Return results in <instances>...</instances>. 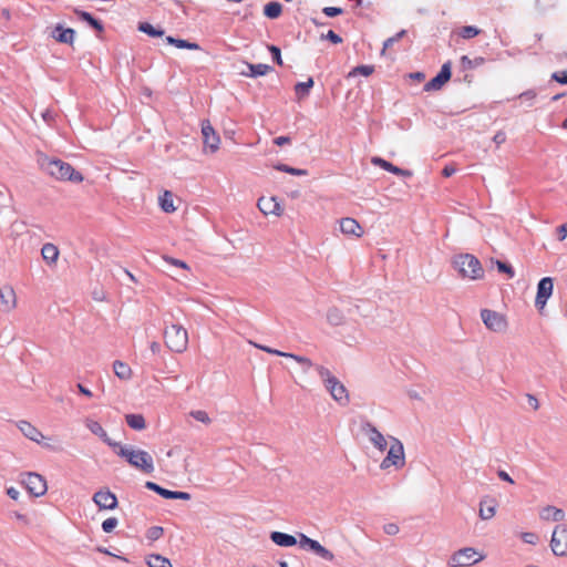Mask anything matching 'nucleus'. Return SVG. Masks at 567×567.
I'll return each mask as SVG.
<instances>
[{"instance_id":"2f4dec72","label":"nucleus","mask_w":567,"mask_h":567,"mask_svg":"<svg viewBox=\"0 0 567 567\" xmlns=\"http://www.w3.org/2000/svg\"><path fill=\"white\" fill-rule=\"evenodd\" d=\"M126 423L133 430H144L146 426L145 419L142 414H127L125 416Z\"/></svg>"},{"instance_id":"b1692460","label":"nucleus","mask_w":567,"mask_h":567,"mask_svg":"<svg viewBox=\"0 0 567 567\" xmlns=\"http://www.w3.org/2000/svg\"><path fill=\"white\" fill-rule=\"evenodd\" d=\"M497 503L493 498H484L480 503V517L484 520L491 519L496 513Z\"/></svg>"},{"instance_id":"2eb2a0df","label":"nucleus","mask_w":567,"mask_h":567,"mask_svg":"<svg viewBox=\"0 0 567 567\" xmlns=\"http://www.w3.org/2000/svg\"><path fill=\"white\" fill-rule=\"evenodd\" d=\"M93 502L100 509H115L118 505L117 497L110 489H100L93 495Z\"/></svg>"},{"instance_id":"c756f323","label":"nucleus","mask_w":567,"mask_h":567,"mask_svg":"<svg viewBox=\"0 0 567 567\" xmlns=\"http://www.w3.org/2000/svg\"><path fill=\"white\" fill-rule=\"evenodd\" d=\"M247 68H248L249 72H241V74L245 76H252V78L261 76V75H266L270 71V66L267 64H262V63H259V64L247 63Z\"/></svg>"},{"instance_id":"3c124183","label":"nucleus","mask_w":567,"mask_h":567,"mask_svg":"<svg viewBox=\"0 0 567 567\" xmlns=\"http://www.w3.org/2000/svg\"><path fill=\"white\" fill-rule=\"evenodd\" d=\"M522 539H523V542H525L527 544L534 545L537 543L538 536L535 533H523Z\"/></svg>"},{"instance_id":"393cba45","label":"nucleus","mask_w":567,"mask_h":567,"mask_svg":"<svg viewBox=\"0 0 567 567\" xmlns=\"http://www.w3.org/2000/svg\"><path fill=\"white\" fill-rule=\"evenodd\" d=\"M59 254L58 247L51 243L44 244L41 249L42 258L49 265H54L58 261Z\"/></svg>"},{"instance_id":"13d9d810","label":"nucleus","mask_w":567,"mask_h":567,"mask_svg":"<svg viewBox=\"0 0 567 567\" xmlns=\"http://www.w3.org/2000/svg\"><path fill=\"white\" fill-rule=\"evenodd\" d=\"M163 535V528L162 527H153L150 529V538L157 539Z\"/></svg>"},{"instance_id":"79ce46f5","label":"nucleus","mask_w":567,"mask_h":567,"mask_svg":"<svg viewBox=\"0 0 567 567\" xmlns=\"http://www.w3.org/2000/svg\"><path fill=\"white\" fill-rule=\"evenodd\" d=\"M284 357L293 359L296 362L302 364L306 369H309L312 367L311 360L307 357H301V355H297V354L289 353V352L284 354Z\"/></svg>"},{"instance_id":"a211bd4d","label":"nucleus","mask_w":567,"mask_h":567,"mask_svg":"<svg viewBox=\"0 0 567 567\" xmlns=\"http://www.w3.org/2000/svg\"><path fill=\"white\" fill-rule=\"evenodd\" d=\"M50 35L59 43L72 45L75 38V31L72 28H63L62 24H56L51 29Z\"/></svg>"},{"instance_id":"1a4fd4ad","label":"nucleus","mask_w":567,"mask_h":567,"mask_svg":"<svg viewBox=\"0 0 567 567\" xmlns=\"http://www.w3.org/2000/svg\"><path fill=\"white\" fill-rule=\"evenodd\" d=\"M550 548L556 556H567V525H557L551 535Z\"/></svg>"},{"instance_id":"c85d7f7f","label":"nucleus","mask_w":567,"mask_h":567,"mask_svg":"<svg viewBox=\"0 0 567 567\" xmlns=\"http://www.w3.org/2000/svg\"><path fill=\"white\" fill-rule=\"evenodd\" d=\"M74 13L79 17L80 20L87 22L96 31H99V32L103 31L102 23L99 20H96L91 13H89L86 11L79 10V9H75Z\"/></svg>"},{"instance_id":"f257e3e1","label":"nucleus","mask_w":567,"mask_h":567,"mask_svg":"<svg viewBox=\"0 0 567 567\" xmlns=\"http://www.w3.org/2000/svg\"><path fill=\"white\" fill-rule=\"evenodd\" d=\"M117 455L125 458L130 465L143 473L151 474L154 471L153 457L144 450L118 445Z\"/></svg>"},{"instance_id":"c03bdc74","label":"nucleus","mask_w":567,"mask_h":567,"mask_svg":"<svg viewBox=\"0 0 567 567\" xmlns=\"http://www.w3.org/2000/svg\"><path fill=\"white\" fill-rule=\"evenodd\" d=\"M190 415L196 420L204 424H209L212 422L210 417L208 416L207 412L203 410H196L192 411Z\"/></svg>"},{"instance_id":"69168bd1","label":"nucleus","mask_w":567,"mask_h":567,"mask_svg":"<svg viewBox=\"0 0 567 567\" xmlns=\"http://www.w3.org/2000/svg\"><path fill=\"white\" fill-rule=\"evenodd\" d=\"M150 349L154 354H157L161 352V344L157 341H152L150 343Z\"/></svg>"},{"instance_id":"864d4df0","label":"nucleus","mask_w":567,"mask_h":567,"mask_svg":"<svg viewBox=\"0 0 567 567\" xmlns=\"http://www.w3.org/2000/svg\"><path fill=\"white\" fill-rule=\"evenodd\" d=\"M323 13L328 17H337L339 14L342 13V9L341 8H337V7H326L323 8Z\"/></svg>"},{"instance_id":"e2e57ef3","label":"nucleus","mask_w":567,"mask_h":567,"mask_svg":"<svg viewBox=\"0 0 567 567\" xmlns=\"http://www.w3.org/2000/svg\"><path fill=\"white\" fill-rule=\"evenodd\" d=\"M78 390L81 394L87 396V398H92L93 394L91 392V390H89L87 388H85L83 384L79 383L78 385Z\"/></svg>"},{"instance_id":"e433bc0d","label":"nucleus","mask_w":567,"mask_h":567,"mask_svg":"<svg viewBox=\"0 0 567 567\" xmlns=\"http://www.w3.org/2000/svg\"><path fill=\"white\" fill-rule=\"evenodd\" d=\"M311 550L328 561H332L334 559V555L329 549L323 547L319 542L312 544Z\"/></svg>"},{"instance_id":"aec40b11","label":"nucleus","mask_w":567,"mask_h":567,"mask_svg":"<svg viewBox=\"0 0 567 567\" xmlns=\"http://www.w3.org/2000/svg\"><path fill=\"white\" fill-rule=\"evenodd\" d=\"M371 163L374 165V166H379L381 168H383L384 171H388L392 174H395V175H399V176H404V177H411L412 176V172L411 171H408V169H402L398 166H394L392 163L379 157V156H374L371 158Z\"/></svg>"},{"instance_id":"9b49d317","label":"nucleus","mask_w":567,"mask_h":567,"mask_svg":"<svg viewBox=\"0 0 567 567\" xmlns=\"http://www.w3.org/2000/svg\"><path fill=\"white\" fill-rule=\"evenodd\" d=\"M22 483L24 484L28 492L35 497H40L47 493V481L38 473H27L22 480Z\"/></svg>"},{"instance_id":"20e7f679","label":"nucleus","mask_w":567,"mask_h":567,"mask_svg":"<svg viewBox=\"0 0 567 567\" xmlns=\"http://www.w3.org/2000/svg\"><path fill=\"white\" fill-rule=\"evenodd\" d=\"M454 267L463 278L477 280L483 278L484 269L480 260L473 255L465 254L454 259Z\"/></svg>"},{"instance_id":"6ab92c4d","label":"nucleus","mask_w":567,"mask_h":567,"mask_svg":"<svg viewBox=\"0 0 567 567\" xmlns=\"http://www.w3.org/2000/svg\"><path fill=\"white\" fill-rule=\"evenodd\" d=\"M0 301L3 310L7 312H10L17 308L18 299L12 286L7 285L0 288Z\"/></svg>"},{"instance_id":"6e6d98bb","label":"nucleus","mask_w":567,"mask_h":567,"mask_svg":"<svg viewBox=\"0 0 567 567\" xmlns=\"http://www.w3.org/2000/svg\"><path fill=\"white\" fill-rule=\"evenodd\" d=\"M326 39H328L329 41H331L332 43L334 44H339L342 42V39L340 35H338L334 31L332 30H329L327 32V34L324 35Z\"/></svg>"},{"instance_id":"de8ad7c7","label":"nucleus","mask_w":567,"mask_h":567,"mask_svg":"<svg viewBox=\"0 0 567 567\" xmlns=\"http://www.w3.org/2000/svg\"><path fill=\"white\" fill-rule=\"evenodd\" d=\"M164 260L167 264L172 265V266L179 267V268L185 269V270H189V266L185 261H183L181 259H176V258H173V257L165 256Z\"/></svg>"},{"instance_id":"4d7b16f0","label":"nucleus","mask_w":567,"mask_h":567,"mask_svg":"<svg viewBox=\"0 0 567 567\" xmlns=\"http://www.w3.org/2000/svg\"><path fill=\"white\" fill-rule=\"evenodd\" d=\"M384 532L388 534V535H396L399 533V526L396 524H386L384 526Z\"/></svg>"},{"instance_id":"37998d69","label":"nucleus","mask_w":567,"mask_h":567,"mask_svg":"<svg viewBox=\"0 0 567 567\" xmlns=\"http://www.w3.org/2000/svg\"><path fill=\"white\" fill-rule=\"evenodd\" d=\"M405 34V30L398 32L395 35L386 39L383 43L382 53L385 52L386 49L391 48L395 42L400 41Z\"/></svg>"},{"instance_id":"a18cd8bd","label":"nucleus","mask_w":567,"mask_h":567,"mask_svg":"<svg viewBox=\"0 0 567 567\" xmlns=\"http://www.w3.org/2000/svg\"><path fill=\"white\" fill-rule=\"evenodd\" d=\"M118 525V520L117 518L115 517H110V518H106L103 523H102V529L103 532L105 533H112L116 526Z\"/></svg>"},{"instance_id":"39448f33","label":"nucleus","mask_w":567,"mask_h":567,"mask_svg":"<svg viewBox=\"0 0 567 567\" xmlns=\"http://www.w3.org/2000/svg\"><path fill=\"white\" fill-rule=\"evenodd\" d=\"M316 370L320 378L323 380L326 388L330 392L331 396L341 404H348L349 394L346 386L323 365L316 367Z\"/></svg>"},{"instance_id":"72a5a7b5","label":"nucleus","mask_w":567,"mask_h":567,"mask_svg":"<svg viewBox=\"0 0 567 567\" xmlns=\"http://www.w3.org/2000/svg\"><path fill=\"white\" fill-rule=\"evenodd\" d=\"M282 7L279 2L272 1L265 6L264 14L269 19H276L281 14Z\"/></svg>"},{"instance_id":"6e6552de","label":"nucleus","mask_w":567,"mask_h":567,"mask_svg":"<svg viewBox=\"0 0 567 567\" xmlns=\"http://www.w3.org/2000/svg\"><path fill=\"white\" fill-rule=\"evenodd\" d=\"M481 318L485 324V327L494 332H503L507 329L508 322L505 315L489 310L483 309L481 311Z\"/></svg>"},{"instance_id":"5701e85b","label":"nucleus","mask_w":567,"mask_h":567,"mask_svg":"<svg viewBox=\"0 0 567 567\" xmlns=\"http://www.w3.org/2000/svg\"><path fill=\"white\" fill-rule=\"evenodd\" d=\"M18 427L25 437L33 442L41 443L44 439L43 434L28 421H20Z\"/></svg>"},{"instance_id":"bb28decb","label":"nucleus","mask_w":567,"mask_h":567,"mask_svg":"<svg viewBox=\"0 0 567 567\" xmlns=\"http://www.w3.org/2000/svg\"><path fill=\"white\" fill-rule=\"evenodd\" d=\"M113 370H114L115 375L121 380H130L133 374L130 365L120 360L114 361Z\"/></svg>"},{"instance_id":"5fc2aeb1","label":"nucleus","mask_w":567,"mask_h":567,"mask_svg":"<svg viewBox=\"0 0 567 567\" xmlns=\"http://www.w3.org/2000/svg\"><path fill=\"white\" fill-rule=\"evenodd\" d=\"M255 347H257L258 349H260L267 353L275 354V355L284 357V354L287 353V352L279 351L277 349L269 348L267 346L255 344Z\"/></svg>"},{"instance_id":"bf43d9fd","label":"nucleus","mask_w":567,"mask_h":567,"mask_svg":"<svg viewBox=\"0 0 567 567\" xmlns=\"http://www.w3.org/2000/svg\"><path fill=\"white\" fill-rule=\"evenodd\" d=\"M558 239L564 240L567 237V224H563L557 228Z\"/></svg>"},{"instance_id":"473e14b6","label":"nucleus","mask_w":567,"mask_h":567,"mask_svg":"<svg viewBox=\"0 0 567 567\" xmlns=\"http://www.w3.org/2000/svg\"><path fill=\"white\" fill-rule=\"evenodd\" d=\"M166 41L169 44H173L178 49H188V50H199L200 49L197 43L188 42L187 40H183V39H175L173 37H167Z\"/></svg>"},{"instance_id":"f8f14e48","label":"nucleus","mask_w":567,"mask_h":567,"mask_svg":"<svg viewBox=\"0 0 567 567\" xmlns=\"http://www.w3.org/2000/svg\"><path fill=\"white\" fill-rule=\"evenodd\" d=\"M554 290V281L550 277L540 279L537 286V293L535 298V306L538 310H543L547 303V300L551 296Z\"/></svg>"},{"instance_id":"cd10ccee","label":"nucleus","mask_w":567,"mask_h":567,"mask_svg":"<svg viewBox=\"0 0 567 567\" xmlns=\"http://www.w3.org/2000/svg\"><path fill=\"white\" fill-rule=\"evenodd\" d=\"M313 86V80L312 78H309L306 82H298L295 85V93L298 101L303 100L309 95L310 90Z\"/></svg>"},{"instance_id":"c9c22d12","label":"nucleus","mask_w":567,"mask_h":567,"mask_svg":"<svg viewBox=\"0 0 567 567\" xmlns=\"http://www.w3.org/2000/svg\"><path fill=\"white\" fill-rule=\"evenodd\" d=\"M147 565L150 567H173L167 558L156 554L147 557Z\"/></svg>"},{"instance_id":"9d476101","label":"nucleus","mask_w":567,"mask_h":567,"mask_svg":"<svg viewBox=\"0 0 567 567\" xmlns=\"http://www.w3.org/2000/svg\"><path fill=\"white\" fill-rule=\"evenodd\" d=\"M204 152L214 154L219 150L220 137L208 120L202 122Z\"/></svg>"},{"instance_id":"774afa93","label":"nucleus","mask_w":567,"mask_h":567,"mask_svg":"<svg viewBox=\"0 0 567 567\" xmlns=\"http://www.w3.org/2000/svg\"><path fill=\"white\" fill-rule=\"evenodd\" d=\"M498 476L501 480L505 481V482H508L511 484L514 483V481L512 480V477L505 472V471H499L498 472Z\"/></svg>"},{"instance_id":"a19ab883","label":"nucleus","mask_w":567,"mask_h":567,"mask_svg":"<svg viewBox=\"0 0 567 567\" xmlns=\"http://www.w3.org/2000/svg\"><path fill=\"white\" fill-rule=\"evenodd\" d=\"M140 31L151 35V37H161L164 34L163 30H156L151 23L144 22L138 27Z\"/></svg>"},{"instance_id":"0e129e2a","label":"nucleus","mask_w":567,"mask_h":567,"mask_svg":"<svg viewBox=\"0 0 567 567\" xmlns=\"http://www.w3.org/2000/svg\"><path fill=\"white\" fill-rule=\"evenodd\" d=\"M7 494H8V496H9L10 498H12V499H14V501H17V499L19 498V495H20L19 491H18V489H16L14 487H9V488L7 489Z\"/></svg>"},{"instance_id":"f704fd0d","label":"nucleus","mask_w":567,"mask_h":567,"mask_svg":"<svg viewBox=\"0 0 567 567\" xmlns=\"http://www.w3.org/2000/svg\"><path fill=\"white\" fill-rule=\"evenodd\" d=\"M161 492L162 493H159L158 495H161L162 497H164L166 499H184V501L190 499V494L186 493V492H175V491L166 489L164 487H162Z\"/></svg>"},{"instance_id":"ddd939ff","label":"nucleus","mask_w":567,"mask_h":567,"mask_svg":"<svg viewBox=\"0 0 567 567\" xmlns=\"http://www.w3.org/2000/svg\"><path fill=\"white\" fill-rule=\"evenodd\" d=\"M257 207L265 216L274 215L280 217L284 213L281 204L275 196H261L257 202Z\"/></svg>"},{"instance_id":"423d86ee","label":"nucleus","mask_w":567,"mask_h":567,"mask_svg":"<svg viewBox=\"0 0 567 567\" xmlns=\"http://www.w3.org/2000/svg\"><path fill=\"white\" fill-rule=\"evenodd\" d=\"M405 464L404 447L400 440L390 436V445L388 455L381 462V468L388 470L390 467L402 468Z\"/></svg>"},{"instance_id":"8fccbe9b","label":"nucleus","mask_w":567,"mask_h":567,"mask_svg":"<svg viewBox=\"0 0 567 567\" xmlns=\"http://www.w3.org/2000/svg\"><path fill=\"white\" fill-rule=\"evenodd\" d=\"M551 79L560 84H567V72H554Z\"/></svg>"},{"instance_id":"0eeeda50","label":"nucleus","mask_w":567,"mask_h":567,"mask_svg":"<svg viewBox=\"0 0 567 567\" xmlns=\"http://www.w3.org/2000/svg\"><path fill=\"white\" fill-rule=\"evenodd\" d=\"M485 558L484 554L476 551L472 547H464L456 550L449 560L450 567H468Z\"/></svg>"},{"instance_id":"412c9836","label":"nucleus","mask_w":567,"mask_h":567,"mask_svg":"<svg viewBox=\"0 0 567 567\" xmlns=\"http://www.w3.org/2000/svg\"><path fill=\"white\" fill-rule=\"evenodd\" d=\"M565 512L555 506H545L539 512L540 519L545 522H563L565 519Z\"/></svg>"},{"instance_id":"a878e982","label":"nucleus","mask_w":567,"mask_h":567,"mask_svg":"<svg viewBox=\"0 0 567 567\" xmlns=\"http://www.w3.org/2000/svg\"><path fill=\"white\" fill-rule=\"evenodd\" d=\"M270 538L276 545L282 547H290L297 544V539L292 535H288L281 532H272Z\"/></svg>"},{"instance_id":"49530a36","label":"nucleus","mask_w":567,"mask_h":567,"mask_svg":"<svg viewBox=\"0 0 567 567\" xmlns=\"http://www.w3.org/2000/svg\"><path fill=\"white\" fill-rule=\"evenodd\" d=\"M496 267H497L498 271L506 274L508 276V278H513L515 276L514 269L512 268L511 265H508L506 262L497 260Z\"/></svg>"},{"instance_id":"338daca9","label":"nucleus","mask_w":567,"mask_h":567,"mask_svg":"<svg viewBox=\"0 0 567 567\" xmlns=\"http://www.w3.org/2000/svg\"><path fill=\"white\" fill-rule=\"evenodd\" d=\"M455 168L453 166H445L442 171L443 176L450 177L455 173Z\"/></svg>"},{"instance_id":"f03ea898","label":"nucleus","mask_w":567,"mask_h":567,"mask_svg":"<svg viewBox=\"0 0 567 567\" xmlns=\"http://www.w3.org/2000/svg\"><path fill=\"white\" fill-rule=\"evenodd\" d=\"M165 346L175 353H184L188 348V332L179 323H171L164 328Z\"/></svg>"},{"instance_id":"052dcab7","label":"nucleus","mask_w":567,"mask_h":567,"mask_svg":"<svg viewBox=\"0 0 567 567\" xmlns=\"http://www.w3.org/2000/svg\"><path fill=\"white\" fill-rule=\"evenodd\" d=\"M274 143L278 146H282L285 144H289L290 143V137L288 136H278L274 140Z\"/></svg>"},{"instance_id":"7ed1b4c3","label":"nucleus","mask_w":567,"mask_h":567,"mask_svg":"<svg viewBox=\"0 0 567 567\" xmlns=\"http://www.w3.org/2000/svg\"><path fill=\"white\" fill-rule=\"evenodd\" d=\"M42 166L50 176L58 181L81 183L84 179L83 175L75 171L71 164L61 159H48Z\"/></svg>"},{"instance_id":"4c0bfd02","label":"nucleus","mask_w":567,"mask_h":567,"mask_svg":"<svg viewBox=\"0 0 567 567\" xmlns=\"http://www.w3.org/2000/svg\"><path fill=\"white\" fill-rule=\"evenodd\" d=\"M373 72H374L373 65H359V66L353 68L349 72L348 78H353L357 75L370 76Z\"/></svg>"},{"instance_id":"7c9ffc66","label":"nucleus","mask_w":567,"mask_h":567,"mask_svg":"<svg viewBox=\"0 0 567 567\" xmlns=\"http://www.w3.org/2000/svg\"><path fill=\"white\" fill-rule=\"evenodd\" d=\"M159 206L165 213H173L176 210L174 206V196L169 190H165L159 196Z\"/></svg>"},{"instance_id":"dca6fc26","label":"nucleus","mask_w":567,"mask_h":567,"mask_svg":"<svg viewBox=\"0 0 567 567\" xmlns=\"http://www.w3.org/2000/svg\"><path fill=\"white\" fill-rule=\"evenodd\" d=\"M340 231L344 236L361 238L364 234L363 227L352 217H343L339 220Z\"/></svg>"},{"instance_id":"58836bf2","label":"nucleus","mask_w":567,"mask_h":567,"mask_svg":"<svg viewBox=\"0 0 567 567\" xmlns=\"http://www.w3.org/2000/svg\"><path fill=\"white\" fill-rule=\"evenodd\" d=\"M481 33V30L473 25H465L458 30V35L463 39H472Z\"/></svg>"},{"instance_id":"603ef678","label":"nucleus","mask_w":567,"mask_h":567,"mask_svg":"<svg viewBox=\"0 0 567 567\" xmlns=\"http://www.w3.org/2000/svg\"><path fill=\"white\" fill-rule=\"evenodd\" d=\"M316 542H317V540L311 539L310 537H308V536H306V535H303V534H301V535H300L299 544H300V546H301L302 548L308 547L309 549H311L312 544H315Z\"/></svg>"},{"instance_id":"4be33fe9","label":"nucleus","mask_w":567,"mask_h":567,"mask_svg":"<svg viewBox=\"0 0 567 567\" xmlns=\"http://www.w3.org/2000/svg\"><path fill=\"white\" fill-rule=\"evenodd\" d=\"M84 424L93 434H95L96 436L102 439L110 446H114V447L118 446L117 443H113L110 440L106 431L103 429V426L97 421L87 417V419H85Z\"/></svg>"},{"instance_id":"ea45409f","label":"nucleus","mask_w":567,"mask_h":567,"mask_svg":"<svg viewBox=\"0 0 567 567\" xmlns=\"http://www.w3.org/2000/svg\"><path fill=\"white\" fill-rule=\"evenodd\" d=\"M275 168L280 171V172H285V173H288V174H291V175H296V176H305V175H307V171L306 169L290 167V166H288L286 164H279V165L275 166Z\"/></svg>"},{"instance_id":"09e8293b","label":"nucleus","mask_w":567,"mask_h":567,"mask_svg":"<svg viewBox=\"0 0 567 567\" xmlns=\"http://www.w3.org/2000/svg\"><path fill=\"white\" fill-rule=\"evenodd\" d=\"M271 55H272V59L274 61L279 64V65H282L284 62H282V59H281V52H280V49L276 45H269L268 47Z\"/></svg>"},{"instance_id":"680f3d73","label":"nucleus","mask_w":567,"mask_h":567,"mask_svg":"<svg viewBox=\"0 0 567 567\" xmlns=\"http://www.w3.org/2000/svg\"><path fill=\"white\" fill-rule=\"evenodd\" d=\"M145 487L151 489V491H153V492H155V493H157V494L162 493L161 492L162 486L157 485L154 482H146Z\"/></svg>"},{"instance_id":"4468645a","label":"nucleus","mask_w":567,"mask_h":567,"mask_svg":"<svg viewBox=\"0 0 567 567\" xmlns=\"http://www.w3.org/2000/svg\"><path fill=\"white\" fill-rule=\"evenodd\" d=\"M451 62L449 61L442 65L439 74L424 85V91L430 92L441 90L443 85L451 79Z\"/></svg>"},{"instance_id":"f3484780","label":"nucleus","mask_w":567,"mask_h":567,"mask_svg":"<svg viewBox=\"0 0 567 567\" xmlns=\"http://www.w3.org/2000/svg\"><path fill=\"white\" fill-rule=\"evenodd\" d=\"M364 433L368 435L370 442L381 452L385 451L386 446L390 445V439L386 440L384 435L377 430L370 423L363 426Z\"/></svg>"}]
</instances>
